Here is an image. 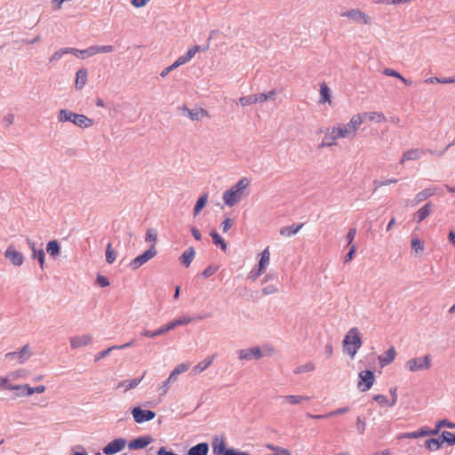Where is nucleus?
<instances>
[{"instance_id": "20", "label": "nucleus", "mask_w": 455, "mask_h": 455, "mask_svg": "<svg viewBox=\"0 0 455 455\" xmlns=\"http://www.w3.org/2000/svg\"><path fill=\"white\" fill-rule=\"evenodd\" d=\"M364 121L369 120L374 123H384L387 121L385 115L379 111L362 112Z\"/></svg>"}, {"instance_id": "45", "label": "nucleus", "mask_w": 455, "mask_h": 455, "mask_svg": "<svg viewBox=\"0 0 455 455\" xmlns=\"http://www.w3.org/2000/svg\"><path fill=\"white\" fill-rule=\"evenodd\" d=\"M207 200H208V196L206 194H204L199 197V199L197 200L196 206L194 208L195 215H197L202 211V209L205 206Z\"/></svg>"}, {"instance_id": "3", "label": "nucleus", "mask_w": 455, "mask_h": 455, "mask_svg": "<svg viewBox=\"0 0 455 455\" xmlns=\"http://www.w3.org/2000/svg\"><path fill=\"white\" fill-rule=\"evenodd\" d=\"M405 369L410 372L427 371L431 367V356L426 355L419 357H413L405 362Z\"/></svg>"}, {"instance_id": "30", "label": "nucleus", "mask_w": 455, "mask_h": 455, "mask_svg": "<svg viewBox=\"0 0 455 455\" xmlns=\"http://www.w3.org/2000/svg\"><path fill=\"white\" fill-rule=\"evenodd\" d=\"M46 251L51 257H57L60 251V246L59 242L57 240L50 241L46 245Z\"/></svg>"}, {"instance_id": "64", "label": "nucleus", "mask_w": 455, "mask_h": 455, "mask_svg": "<svg viewBox=\"0 0 455 455\" xmlns=\"http://www.w3.org/2000/svg\"><path fill=\"white\" fill-rule=\"evenodd\" d=\"M262 291L265 295H271L277 291V288L273 284H269V285L264 287Z\"/></svg>"}, {"instance_id": "12", "label": "nucleus", "mask_w": 455, "mask_h": 455, "mask_svg": "<svg viewBox=\"0 0 455 455\" xmlns=\"http://www.w3.org/2000/svg\"><path fill=\"white\" fill-rule=\"evenodd\" d=\"M338 138H336V135L331 128H327L324 132L323 139L319 145L320 148H330L333 146H337Z\"/></svg>"}, {"instance_id": "8", "label": "nucleus", "mask_w": 455, "mask_h": 455, "mask_svg": "<svg viewBox=\"0 0 455 455\" xmlns=\"http://www.w3.org/2000/svg\"><path fill=\"white\" fill-rule=\"evenodd\" d=\"M132 416L137 423L149 421L156 417V413L150 410H142L140 407H135L132 410Z\"/></svg>"}, {"instance_id": "23", "label": "nucleus", "mask_w": 455, "mask_h": 455, "mask_svg": "<svg viewBox=\"0 0 455 455\" xmlns=\"http://www.w3.org/2000/svg\"><path fill=\"white\" fill-rule=\"evenodd\" d=\"M28 243L29 245V248L32 251V258L33 259H37L38 261H39L41 268H44V251L42 249L36 250V243L34 242L30 241V240H28Z\"/></svg>"}, {"instance_id": "27", "label": "nucleus", "mask_w": 455, "mask_h": 455, "mask_svg": "<svg viewBox=\"0 0 455 455\" xmlns=\"http://www.w3.org/2000/svg\"><path fill=\"white\" fill-rule=\"evenodd\" d=\"M437 191V188H426L420 192H419L416 196L415 200L419 204L420 202H423L427 200L428 197L434 196Z\"/></svg>"}, {"instance_id": "7", "label": "nucleus", "mask_w": 455, "mask_h": 455, "mask_svg": "<svg viewBox=\"0 0 455 455\" xmlns=\"http://www.w3.org/2000/svg\"><path fill=\"white\" fill-rule=\"evenodd\" d=\"M374 382V374L371 371H363L359 373L358 387L362 391L369 390Z\"/></svg>"}, {"instance_id": "63", "label": "nucleus", "mask_w": 455, "mask_h": 455, "mask_svg": "<svg viewBox=\"0 0 455 455\" xmlns=\"http://www.w3.org/2000/svg\"><path fill=\"white\" fill-rule=\"evenodd\" d=\"M66 51H64V49H61V50H59L57 52H55L50 58V61L51 62H53V61H56V60H59L60 58H62V56L65 53Z\"/></svg>"}, {"instance_id": "24", "label": "nucleus", "mask_w": 455, "mask_h": 455, "mask_svg": "<svg viewBox=\"0 0 455 455\" xmlns=\"http://www.w3.org/2000/svg\"><path fill=\"white\" fill-rule=\"evenodd\" d=\"M145 374H146V371H144L143 375L140 379H133L124 380V381L120 382L117 385V388H124V391H128L130 389L135 388L140 383V381L144 378Z\"/></svg>"}, {"instance_id": "46", "label": "nucleus", "mask_w": 455, "mask_h": 455, "mask_svg": "<svg viewBox=\"0 0 455 455\" xmlns=\"http://www.w3.org/2000/svg\"><path fill=\"white\" fill-rule=\"evenodd\" d=\"M440 440L442 441V444L446 442L449 444H455V434L449 432V431H443L442 433V435L440 437Z\"/></svg>"}, {"instance_id": "43", "label": "nucleus", "mask_w": 455, "mask_h": 455, "mask_svg": "<svg viewBox=\"0 0 455 455\" xmlns=\"http://www.w3.org/2000/svg\"><path fill=\"white\" fill-rule=\"evenodd\" d=\"M116 258V252L114 250V248L112 247V244L109 243H108V245L106 247V261L108 264H112L115 262Z\"/></svg>"}, {"instance_id": "57", "label": "nucleus", "mask_w": 455, "mask_h": 455, "mask_svg": "<svg viewBox=\"0 0 455 455\" xmlns=\"http://www.w3.org/2000/svg\"><path fill=\"white\" fill-rule=\"evenodd\" d=\"M443 427H450V428H454L455 427V424L446 420V419H443V420H440L436 423L435 425V428H438V433L440 432L441 428Z\"/></svg>"}, {"instance_id": "35", "label": "nucleus", "mask_w": 455, "mask_h": 455, "mask_svg": "<svg viewBox=\"0 0 455 455\" xmlns=\"http://www.w3.org/2000/svg\"><path fill=\"white\" fill-rule=\"evenodd\" d=\"M363 122L364 119L362 112L353 115L349 119V124L354 127V129H355L356 132H358Z\"/></svg>"}, {"instance_id": "47", "label": "nucleus", "mask_w": 455, "mask_h": 455, "mask_svg": "<svg viewBox=\"0 0 455 455\" xmlns=\"http://www.w3.org/2000/svg\"><path fill=\"white\" fill-rule=\"evenodd\" d=\"M239 102L243 107L257 104V98L255 94L241 97Z\"/></svg>"}, {"instance_id": "55", "label": "nucleus", "mask_w": 455, "mask_h": 455, "mask_svg": "<svg viewBox=\"0 0 455 455\" xmlns=\"http://www.w3.org/2000/svg\"><path fill=\"white\" fill-rule=\"evenodd\" d=\"M356 428L360 435H363L366 429V423L360 418L356 419Z\"/></svg>"}, {"instance_id": "33", "label": "nucleus", "mask_w": 455, "mask_h": 455, "mask_svg": "<svg viewBox=\"0 0 455 455\" xmlns=\"http://www.w3.org/2000/svg\"><path fill=\"white\" fill-rule=\"evenodd\" d=\"M431 213V204L428 203L422 206L416 213L415 217L418 219V222H421Z\"/></svg>"}, {"instance_id": "5", "label": "nucleus", "mask_w": 455, "mask_h": 455, "mask_svg": "<svg viewBox=\"0 0 455 455\" xmlns=\"http://www.w3.org/2000/svg\"><path fill=\"white\" fill-rule=\"evenodd\" d=\"M4 257L11 264L15 267H20L24 263V256L13 244H10L4 251Z\"/></svg>"}, {"instance_id": "29", "label": "nucleus", "mask_w": 455, "mask_h": 455, "mask_svg": "<svg viewBox=\"0 0 455 455\" xmlns=\"http://www.w3.org/2000/svg\"><path fill=\"white\" fill-rule=\"evenodd\" d=\"M214 356L205 358L204 360L198 363L193 368V373L195 375L199 374L203 372L204 370H206L213 362Z\"/></svg>"}, {"instance_id": "17", "label": "nucleus", "mask_w": 455, "mask_h": 455, "mask_svg": "<svg viewBox=\"0 0 455 455\" xmlns=\"http://www.w3.org/2000/svg\"><path fill=\"white\" fill-rule=\"evenodd\" d=\"M319 103L320 104L328 103L329 105L332 104V100H331V89L329 88L327 84L324 82L320 84Z\"/></svg>"}, {"instance_id": "4", "label": "nucleus", "mask_w": 455, "mask_h": 455, "mask_svg": "<svg viewBox=\"0 0 455 455\" xmlns=\"http://www.w3.org/2000/svg\"><path fill=\"white\" fill-rule=\"evenodd\" d=\"M270 263V251L269 247L265 248L259 253V260L258 265V270L256 272H251V278L255 281L259 275H261L267 268L268 267Z\"/></svg>"}, {"instance_id": "36", "label": "nucleus", "mask_w": 455, "mask_h": 455, "mask_svg": "<svg viewBox=\"0 0 455 455\" xmlns=\"http://www.w3.org/2000/svg\"><path fill=\"white\" fill-rule=\"evenodd\" d=\"M331 128L334 132L336 138H338V140L349 138L347 135V131H346L343 124H338Z\"/></svg>"}, {"instance_id": "22", "label": "nucleus", "mask_w": 455, "mask_h": 455, "mask_svg": "<svg viewBox=\"0 0 455 455\" xmlns=\"http://www.w3.org/2000/svg\"><path fill=\"white\" fill-rule=\"evenodd\" d=\"M152 442V438L150 436H140L132 440L129 443L130 449H142L148 446Z\"/></svg>"}, {"instance_id": "42", "label": "nucleus", "mask_w": 455, "mask_h": 455, "mask_svg": "<svg viewBox=\"0 0 455 455\" xmlns=\"http://www.w3.org/2000/svg\"><path fill=\"white\" fill-rule=\"evenodd\" d=\"M384 75L387 76H393L400 79L404 84L410 85L411 82L404 78L403 76H401L397 71L391 69V68H386L383 71Z\"/></svg>"}, {"instance_id": "14", "label": "nucleus", "mask_w": 455, "mask_h": 455, "mask_svg": "<svg viewBox=\"0 0 455 455\" xmlns=\"http://www.w3.org/2000/svg\"><path fill=\"white\" fill-rule=\"evenodd\" d=\"M92 338L90 334L76 336L70 338V346L72 348H78L81 347L88 346L92 343Z\"/></svg>"}, {"instance_id": "31", "label": "nucleus", "mask_w": 455, "mask_h": 455, "mask_svg": "<svg viewBox=\"0 0 455 455\" xmlns=\"http://www.w3.org/2000/svg\"><path fill=\"white\" fill-rule=\"evenodd\" d=\"M87 82V70L84 68H80L76 72V87L77 89H82Z\"/></svg>"}, {"instance_id": "41", "label": "nucleus", "mask_w": 455, "mask_h": 455, "mask_svg": "<svg viewBox=\"0 0 455 455\" xmlns=\"http://www.w3.org/2000/svg\"><path fill=\"white\" fill-rule=\"evenodd\" d=\"M441 445H442V441L440 440V438L427 439L425 443V446L429 451H436V450L440 449Z\"/></svg>"}, {"instance_id": "37", "label": "nucleus", "mask_w": 455, "mask_h": 455, "mask_svg": "<svg viewBox=\"0 0 455 455\" xmlns=\"http://www.w3.org/2000/svg\"><path fill=\"white\" fill-rule=\"evenodd\" d=\"M211 236L213 240L214 244L220 246L222 251L227 250V243L225 240L217 233L215 230L211 231Z\"/></svg>"}, {"instance_id": "28", "label": "nucleus", "mask_w": 455, "mask_h": 455, "mask_svg": "<svg viewBox=\"0 0 455 455\" xmlns=\"http://www.w3.org/2000/svg\"><path fill=\"white\" fill-rule=\"evenodd\" d=\"M196 251L193 247H189L180 256V259L182 264L185 265V267H189L191 264L194 257H195Z\"/></svg>"}, {"instance_id": "62", "label": "nucleus", "mask_w": 455, "mask_h": 455, "mask_svg": "<svg viewBox=\"0 0 455 455\" xmlns=\"http://www.w3.org/2000/svg\"><path fill=\"white\" fill-rule=\"evenodd\" d=\"M200 51V47L197 46V45H195L191 48H189L187 52V53L185 54V56L190 60L194 56L195 54Z\"/></svg>"}, {"instance_id": "2", "label": "nucleus", "mask_w": 455, "mask_h": 455, "mask_svg": "<svg viewBox=\"0 0 455 455\" xmlns=\"http://www.w3.org/2000/svg\"><path fill=\"white\" fill-rule=\"evenodd\" d=\"M362 346L360 331L358 328H351L343 339V350L353 358Z\"/></svg>"}, {"instance_id": "53", "label": "nucleus", "mask_w": 455, "mask_h": 455, "mask_svg": "<svg viewBox=\"0 0 455 455\" xmlns=\"http://www.w3.org/2000/svg\"><path fill=\"white\" fill-rule=\"evenodd\" d=\"M355 235H356V228H350L348 230L347 234L346 235V239H347L348 246H351L352 244H354L353 241H354Z\"/></svg>"}, {"instance_id": "21", "label": "nucleus", "mask_w": 455, "mask_h": 455, "mask_svg": "<svg viewBox=\"0 0 455 455\" xmlns=\"http://www.w3.org/2000/svg\"><path fill=\"white\" fill-rule=\"evenodd\" d=\"M396 356V351L394 347H389L383 355L379 356V361L381 366H386L391 363Z\"/></svg>"}, {"instance_id": "34", "label": "nucleus", "mask_w": 455, "mask_h": 455, "mask_svg": "<svg viewBox=\"0 0 455 455\" xmlns=\"http://www.w3.org/2000/svg\"><path fill=\"white\" fill-rule=\"evenodd\" d=\"M411 246L415 255H419L424 251V243L418 237H412L411 240Z\"/></svg>"}, {"instance_id": "6", "label": "nucleus", "mask_w": 455, "mask_h": 455, "mask_svg": "<svg viewBox=\"0 0 455 455\" xmlns=\"http://www.w3.org/2000/svg\"><path fill=\"white\" fill-rule=\"evenodd\" d=\"M156 253H157V251L156 250V247H155V245H153L150 249L146 251L144 253L134 258L130 263L131 267L133 269H138L143 264H145L149 259L154 258L156 255Z\"/></svg>"}, {"instance_id": "58", "label": "nucleus", "mask_w": 455, "mask_h": 455, "mask_svg": "<svg viewBox=\"0 0 455 455\" xmlns=\"http://www.w3.org/2000/svg\"><path fill=\"white\" fill-rule=\"evenodd\" d=\"M157 239V233L154 229H148L146 234L147 242H156Z\"/></svg>"}, {"instance_id": "18", "label": "nucleus", "mask_w": 455, "mask_h": 455, "mask_svg": "<svg viewBox=\"0 0 455 455\" xmlns=\"http://www.w3.org/2000/svg\"><path fill=\"white\" fill-rule=\"evenodd\" d=\"M424 152L420 148H411L405 151L401 158L400 164H403L407 161L418 160L421 158Z\"/></svg>"}, {"instance_id": "48", "label": "nucleus", "mask_w": 455, "mask_h": 455, "mask_svg": "<svg viewBox=\"0 0 455 455\" xmlns=\"http://www.w3.org/2000/svg\"><path fill=\"white\" fill-rule=\"evenodd\" d=\"M419 437L427 436V435H435L438 434V428L430 429L427 427H423L418 429Z\"/></svg>"}, {"instance_id": "39", "label": "nucleus", "mask_w": 455, "mask_h": 455, "mask_svg": "<svg viewBox=\"0 0 455 455\" xmlns=\"http://www.w3.org/2000/svg\"><path fill=\"white\" fill-rule=\"evenodd\" d=\"M132 344H133V342L131 341V342L125 343L119 347L114 346V347H108V349L100 352L97 355V358L98 359L104 358L114 349H123V348L129 347L132 346Z\"/></svg>"}, {"instance_id": "51", "label": "nucleus", "mask_w": 455, "mask_h": 455, "mask_svg": "<svg viewBox=\"0 0 455 455\" xmlns=\"http://www.w3.org/2000/svg\"><path fill=\"white\" fill-rule=\"evenodd\" d=\"M96 54L99 53H108L114 51V47L112 45H95Z\"/></svg>"}, {"instance_id": "9", "label": "nucleus", "mask_w": 455, "mask_h": 455, "mask_svg": "<svg viewBox=\"0 0 455 455\" xmlns=\"http://www.w3.org/2000/svg\"><path fill=\"white\" fill-rule=\"evenodd\" d=\"M264 354L261 349L258 347L241 349L238 351V357L240 360H252V359H260L263 357Z\"/></svg>"}, {"instance_id": "49", "label": "nucleus", "mask_w": 455, "mask_h": 455, "mask_svg": "<svg viewBox=\"0 0 455 455\" xmlns=\"http://www.w3.org/2000/svg\"><path fill=\"white\" fill-rule=\"evenodd\" d=\"M25 376H26L25 371L20 369V370L10 372L5 378H8V381H9L10 379L16 380L19 379H22Z\"/></svg>"}, {"instance_id": "1", "label": "nucleus", "mask_w": 455, "mask_h": 455, "mask_svg": "<svg viewBox=\"0 0 455 455\" xmlns=\"http://www.w3.org/2000/svg\"><path fill=\"white\" fill-rule=\"evenodd\" d=\"M250 180L247 178L241 179L235 185H234L230 189L227 190L223 194V201L224 203L232 207L241 201L244 195L245 189L249 187Z\"/></svg>"}, {"instance_id": "16", "label": "nucleus", "mask_w": 455, "mask_h": 455, "mask_svg": "<svg viewBox=\"0 0 455 455\" xmlns=\"http://www.w3.org/2000/svg\"><path fill=\"white\" fill-rule=\"evenodd\" d=\"M72 123L80 128H89L94 124L93 120L83 114L75 113Z\"/></svg>"}, {"instance_id": "32", "label": "nucleus", "mask_w": 455, "mask_h": 455, "mask_svg": "<svg viewBox=\"0 0 455 455\" xmlns=\"http://www.w3.org/2000/svg\"><path fill=\"white\" fill-rule=\"evenodd\" d=\"M284 400H285L286 403H288L291 405H297V404H299V403H301L303 402L309 401L310 397L309 396H306V395H290L284 396Z\"/></svg>"}, {"instance_id": "11", "label": "nucleus", "mask_w": 455, "mask_h": 455, "mask_svg": "<svg viewBox=\"0 0 455 455\" xmlns=\"http://www.w3.org/2000/svg\"><path fill=\"white\" fill-rule=\"evenodd\" d=\"M31 355L28 345H25L20 351L10 352L5 355L6 358L16 360L19 363H25Z\"/></svg>"}, {"instance_id": "60", "label": "nucleus", "mask_w": 455, "mask_h": 455, "mask_svg": "<svg viewBox=\"0 0 455 455\" xmlns=\"http://www.w3.org/2000/svg\"><path fill=\"white\" fill-rule=\"evenodd\" d=\"M221 228L223 233H227L233 226V220L230 218H227L222 223H221Z\"/></svg>"}, {"instance_id": "56", "label": "nucleus", "mask_w": 455, "mask_h": 455, "mask_svg": "<svg viewBox=\"0 0 455 455\" xmlns=\"http://www.w3.org/2000/svg\"><path fill=\"white\" fill-rule=\"evenodd\" d=\"M373 400L376 401L380 405H387L389 406L390 402L388 399L383 395H376L373 396Z\"/></svg>"}, {"instance_id": "19", "label": "nucleus", "mask_w": 455, "mask_h": 455, "mask_svg": "<svg viewBox=\"0 0 455 455\" xmlns=\"http://www.w3.org/2000/svg\"><path fill=\"white\" fill-rule=\"evenodd\" d=\"M212 450L215 455H227L228 450L223 438L216 437L212 442Z\"/></svg>"}, {"instance_id": "38", "label": "nucleus", "mask_w": 455, "mask_h": 455, "mask_svg": "<svg viewBox=\"0 0 455 455\" xmlns=\"http://www.w3.org/2000/svg\"><path fill=\"white\" fill-rule=\"evenodd\" d=\"M315 364L312 362H308L305 364L296 367L294 369L293 372L295 374H301V373H305V372L313 371H315Z\"/></svg>"}, {"instance_id": "13", "label": "nucleus", "mask_w": 455, "mask_h": 455, "mask_svg": "<svg viewBox=\"0 0 455 455\" xmlns=\"http://www.w3.org/2000/svg\"><path fill=\"white\" fill-rule=\"evenodd\" d=\"M125 446V441L123 440V439H116L112 442H110L109 443H108L104 448H103V452L105 454H114V453H116L118 451H120L121 450H123Z\"/></svg>"}, {"instance_id": "10", "label": "nucleus", "mask_w": 455, "mask_h": 455, "mask_svg": "<svg viewBox=\"0 0 455 455\" xmlns=\"http://www.w3.org/2000/svg\"><path fill=\"white\" fill-rule=\"evenodd\" d=\"M343 17L349 18L351 20L362 22L364 25H369L371 23V18L363 12L358 9H352L343 12L341 14Z\"/></svg>"}, {"instance_id": "54", "label": "nucleus", "mask_w": 455, "mask_h": 455, "mask_svg": "<svg viewBox=\"0 0 455 455\" xmlns=\"http://www.w3.org/2000/svg\"><path fill=\"white\" fill-rule=\"evenodd\" d=\"M190 367V364L189 363H180L178 364L174 369H173V371L180 375L185 371H187Z\"/></svg>"}, {"instance_id": "52", "label": "nucleus", "mask_w": 455, "mask_h": 455, "mask_svg": "<svg viewBox=\"0 0 455 455\" xmlns=\"http://www.w3.org/2000/svg\"><path fill=\"white\" fill-rule=\"evenodd\" d=\"M79 54L82 58L96 55L95 45L90 46L85 50L80 51Z\"/></svg>"}, {"instance_id": "44", "label": "nucleus", "mask_w": 455, "mask_h": 455, "mask_svg": "<svg viewBox=\"0 0 455 455\" xmlns=\"http://www.w3.org/2000/svg\"><path fill=\"white\" fill-rule=\"evenodd\" d=\"M74 115H75L74 112H71L67 109H61L59 112V120L61 123H64V122H71L72 123Z\"/></svg>"}, {"instance_id": "26", "label": "nucleus", "mask_w": 455, "mask_h": 455, "mask_svg": "<svg viewBox=\"0 0 455 455\" xmlns=\"http://www.w3.org/2000/svg\"><path fill=\"white\" fill-rule=\"evenodd\" d=\"M303 223L298 225H291L288 227H283L280 229V235L283 236H291L296 235L303 227Z\"/></svg>"}, {"instance_id": "61", "label": "nucleus", "mask_w": 455, "mask_h": 455, "mask_svg": "<svg viewBox=\"0 0 455 455\" xmlns=\"http://www.w3.org/2000/svg\"><path fill=\"white\" fill-rule=\"evenodd\" d=\"M355 251H356L355 244H352L351 246H349V251L347 252V254L345 257V261L346 262L351 261L355 256Z\"/></svg>"}, {"instance_id": "40", "label": "nucleus", "mask_w": 455, "mask_h": 455, "mask_svg": "<svg viewBox=\"0 0 455 455\" xmlns=\"http://www.w3.org/2000/svg\"><path fill=\"white\" fill-rule=\"evenodd\" d=\"M202 319H203L202 316L193 317V316H189V315H181L180 317H179L175 320H176L178 326H180V325H187V324H189L190 323H192L193 321L202 320Z\"/></svg>"}, {"instance_id": "59", "label": "nucleus", "mask_w": 455, "mask_h": 455, "mask_svg": "<svg viewBox=\"0 0 455 455\" xmlns=\"http://www.w3.org/2000/svg\"><path fill=\"white\" fill-rule=\"evenodd\" d=\"M398 439H403V438H419L418 430L414 432H409V433H401L397 436Z\"/></svg>"}, {"instance_id": "50", "label": "nucleus", "mask_w": 455, "mask_h": 455, "mask_svg": "<svg viewBox=\"0 0 455 455\" xmlns=\"http://www.w3.org/2000/svg\"><path fill=\"white\" fill-rule=\"evenodd\" d=\"M219 268L220 267L218 265H210L203 271L202 275L204 278H208L215 274Z\"/></svg>"}, {"instance_id": "15", "label": "nucleus", "mask_w": 455, "mask_h": 455, "mask_svg": "<svg viewBox=\"0 0 455 455\" xmlns=\"http://www.w3.org/2000/svg\"><path fill=\"white\" fill-rule=\"evenodd\" d=\"M183 110L186 111L188 113V117L194 121L201 120L204 117L210 116L208 111L203 108H195L189 109L187 107H183Z\"/></svg>"}, {"instance_id": "25", "label": "nucleus", "mask_w": 455, "mask_h": 455, "mask_svg": "<svg viewBox=\"0 0 455 455\" xmlns=\"http://www.w3.org/2000/svg\"><path fill=\"white\" fill-rule=\"evenodd\" d=\"M209 446L206 443H198L189 449L188 455H207Z\"/></svg>"}]
</instances>
